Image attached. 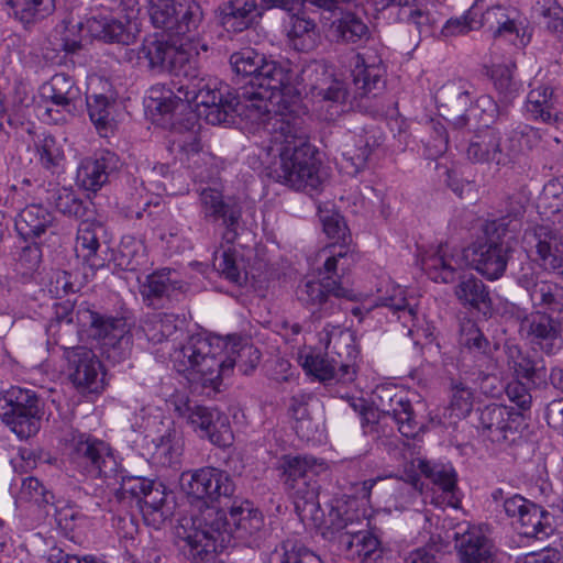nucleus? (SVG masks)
I'll use <instances>...</instances> for the list:
<instances>
[{"mask_svg":"<svg viewBox=\"0 0 563 563\" xmlns=\"http://www.w3.org/2000/svg\"><path fill=\"white\" fill-rule=\"evenodd\" d=\"M230 65L238 76L247 79L245 85L249 87L233 92L220 81L222 100L219 107L223 110H227V106L232 108L228 113V123H233L234 117L257 123L273 115L274 111L290 106L287 98L298 93V75L288 60L268 59L253 48H244L230 56Z\"/></svg>","mask_w":563,"mask_h":563,"instance_id":"f257e3e1","label":"nucleus"},{"mask_svg":"<svg viewBox=\"0 0 563 563\" xmlns=\"http://www.w3.org/2000/svg\"><path fill=\"white\" fill-rule=\"evenodd\" d=\"M525 207L519 201L510 202L506 216L488 221L484 232L486 242L465 250L451 247L448 243L440 244L421 258V267L430 279L437 283H453L457 272L468 263L482 276L489 280L500 278L514 252V236L520 229V218Z\"/></svg>","mask_w":563,"mask_h":563,"instance_id":"f03ea898","label":"nucleus"},{"mask_svg":"<svg viewBox=\"0 0 563 563\" xmlns=\"http://www.w3.org/2000/svg\"><path fill=\"white\" fill-rule=\"evenodd\" d=\"M258 123L269 134L268 144L263 150L267 157L275 158L267 167L268 176L294 190L319 191L321 162L308 140L305 119L296 106H285Z\"/></svg>","mask_w":563,"mask_h":563,"instance_id":"7ed1b4c3","label":"nucleus"},{"mask_svg":"<svg viewBox=\"0 0 563 563\" xmlns=\"http://www.w3.org/2000/svg\"><path fill=\"white\" fill-rule=\"evenodd\" d=\"M76 323L51 322L47 328L48 344H55L64 351V357L68 351L74 350L80 331L96 340L102 355L113 362L120 363L131 352L132 335L126 321L122 317H113L102 313L93 303L81 301L76 308Z\"/></svg>","mask_w":563,"mask_h":563,"instance_id":"20e7f679","label":"nucleus"},{"mask_svg":"<svg viewBox=\"0 0 563 563\" xmlns=\"http://www.w3.org/2000/svg\"><path fill=\"white\" fill-rule=\"evenodd\" d=\"M355 257L344 246L334 247L319 268V280H307L297 287V298L302 306L311 310L313 320L338 313L341 309L339 299L352 298V290L343 285L344 274L354 264Z\"/></svg>","mask_w":563,"mask_h":563,"instance_id":"39448f33","label":"nucleus"},{"mask_svg":"<svg viewBox=\"0 0 563 563\" xmlns=\"http://www.w3.org/2000/svg\"><path fill=\"white\" fill-rule=\"evenodd\" d=\"M385 75L386 69L380 59L374 58L369 62L358 54L351 73V82L332 79L329 86L312 85V89L317 90L316 95L323 100L338 104L350 103L351 108L367 112L372 107L367 101L376 98L385 89Z\"/></svg>","mask_w":563,"mask_h":563,"instance_id":"423d86ee","label":"nucleus"},{"mask_svg":"<svg viewBox=\"0 0 563 563\" xmlns=\"http://www.w3.org/2000/svg\"><path fill=\"white\" fill-rule=\"evenodd\" d=\"M223 346L220 338H209L202 333L190 335L174 351L172 361L178 373L188 374L205 387L217 388L221 383Z\"/></svg>","mask_w":563,"mask_h":563,"instance_id":"0eeeda50","label":"nucleus"},{"mask_svg":"<svg viewBox=\"0 0 563 563\" xmlns=\"http://www.w3.org/2000/svg\"><path fill=\"white\" fill-rule=\"evenodd\" d=\"M163 62L164 73L180 79L179 91L185 92L186 97L195 98L200 93L201 97L209 98L208 93L216 89V85H220L218 78L202 70L197 45L170 41Z\"/></svg>","mask_w":563,"mask_h":563,"instance_id":"6e6552de","label":"nucleus"},{"mask_svg":"<svg viewBox=\"0 0 563 563\" xmlns=\"http://www.w3.org/2000/svg\"><path fill=\"white\" fill-rule=\"evenodd\" d=\"M338 357L330 356L329 352L309 353L301 356V366L309 376H313L325 385L350 384L356 377V358L358 351L354 345L351 333L338 329V340L333 349H336Z\"/></svg>","mask_w":563,"mask_h":563,"instance_id":"1a4fd4ad","label":"nucleus"},{"mask_svg":"<svg viewBox=\"0 0 563 563\" xmlns=\"http://www.w3.org/2000/svg\"><path fill=\"white\" fill-rule=\"evenodd\" d=\"M211 511L216 512L223 521V525L219 527L206 526L201 527L202 532H208L209 539H216L214 534L227 532L229 534V543L232 539L240 540L245 543H251V540L255 538L264 527V516L262 511L254 506L250 500H234L230 506L228 516L214 507H208L200 514L190 518H184L180 521L178 528H194L196 521L207 517V514Z\"/></svg>","mask_w":563,"mask_h":563,"instance_id":"9d476101","label":"nucleus"},{"mask_svg":"<svg viewBox=\"0 0 563 563\" xmlns=\"http://www.w3.org/2000/svg\"><path fill=\"white\" fill-rule=\"evenodd\" d=\"M276 470L285 490L295 499L313 504L319 494L317 477L327 471L323 460L312 455L284 454L278 459Z\"/></svg>","mask_w":563,"mask_h":563,"instance_id":"9b49d317","label":"nucleus"},{"mask_svg":"<svg viewBox=\"0 0 563 563\" xmlns=\"http://www.w3.org/2000/svg\"><path fill=\"white\" fill-rule=\"evenodd\" d=\"M41 417L42 400L34 390L12 386L0 393V418L19 438L34 435Z\"/></svg>","mask_w":563,"mask_h":563,"instance_id":"f8f14e48","label":"nucleus"},{"mask_svg":"<svg viewBox=\"0 0 563 563\" xmlns=\"http://www.w3.org/2000/svg\"><path fill=\"white\" fill-rule=\"evenodd\" d=\"M71 465L82 474L97 477H113L118 462L109 443L88 433H73L68 443Z\"/></svg>","mask_w":563,"mask_h":563,"instance_id":"ddd939ff","label":"nucleus"},{"mask_svg":"<svg viewBox=\"0 0 563 563\" xmlns=\"http://www.w3.org/2000/svg\"><path fill=\"white\" fill-rule=\"evenodd\" d=\"M173 405L177 416L198 432L199 437L207 438L219 448L231 445L233 433L228 417L218 409L198 405L186 396L176 397Z\"/></svg>","mask_w":563,"mask_h":563,"instance_id":"4468645a","label":"nucleus"},{"mask_svg":"<svg viewBox=\"0 0 563 563\" xmlns=\"http://www.w3.org/2000/svg\"><path fill=\"white\" fill-rule=\"evenodd\" d=\"M178 81L173 82V89H168L162 97L155 98V109L161 114H174L177 110L185 111L190 109L192 104L197 108V115L203 117L210 124L217 125L228 123V113L232 111L230 106H227V110L219 107V102L222 100L220 85H216V89L209 95V98L197 95L195 98L186 97L185 92L179 91Z\"/></svg>","mask_w":563,"mask_h":563,"instance_id":"2eb2a0df","label":"nucleus"},{"mask_svg":"<svg viewBox=\"0 0 563 563\" xmlns=\"http://www.w3.org/2000/svg\"><path fill=\"white\" fill-rule=\"evenodd\" d=\"M360 117H351L352 123L341 145V169L356 176L367 167L368 158L379 145L378 129L375 124H361Z\"/></svg>","mask_w":563,"mask_h":563,"instance_id":"dca6fc26","label":"nucleus"},{"mask_svg":"<svg viewBox=\"0 0 563 563\" xmlns=\"http://www.w3.org/2000/svg\"><path fill=\"white\" fill-rule=\"evenodd\" d=\"M457 148L464 150L467 158L473 163H494L507 166L516 162V148L512 140H505L488 123L484 129L475 131L468 139L465 148L459 141L457 134L453 136Z\"/></svg>","mask_w":563,"mask_h":563,"instance_id":"f3484780","label":"nucleus"},{"mask_svg":"<svg viewBox=\"0 0 563 563\" xmlns=\"http://www.w3.org/2000/svg\"><path fill=\"white\" fill-rule=\"evenodd\" d=\"M181 486L189 497L203 501L206 508L221 497H232L235 492L230 474L211 466L183 473Z\"/></svg>","mask_w":563,"mask_h":563,"instance_id":"a211bd4d","label":"nucleus"},{"mask_svg":"<svg viewBox=\"0 0 563 563\" xmlns=\"http://www.w3.org/2000/svg\"><path fill=\"white\" fill-rule=\"evenodd\" d=\"M474 99L473 85L463 78L446 81L435 92V100L442 110L441 115L456 131L468 125V112L473 110Z\"/></svg>","mask_w":563,"mask_h":563,"instance_id":"6ab92c4d","label":"nucleus"},{"mask_svg":"<svg viewBox=\"0 0 563 563\" xmlns=\"http://www.w3.org/2000/svg\"><path fill=\"white\" fill-rule=\"evenodd\" d=\"M199 200L203 220L223 227V239L233 243L242 218L241 206L231 198L225 199L221 191L213 188L202 189Z\"/></svg>","mask_w":563,"mask_h":563,"instance_id":"aec40b11","label":"nucleus"},{"mask_svg":"<svg viewBox=\"0 0 563 563\" xmlns=\"http://www.w3.org/2000/svg\"><path fill=\"white\" fill-rule=\"evenodd\" d=\"M68 377L81 393H99L103 388L102 364L91 349L78 346L66 354Z\"/></svg>","mask_w":563,"mask_h":563,"instance_id":"412c9836","label":"nucleus"},{"mask_svg":"<svg viewBox=\"0 0 563 563\" xmlns=\"http://www.w3.org/2000/svg\"><path fill=\"white\" fill-rule=\"evenodd\" d=\"M515 68V64H497L490 67L488 74L498 93L501 106L495 102L490 97H481L476 100L477 108H481L483 111H490V117L496 115L498 120L508 117V107L523 90L522 84L514 78Z\"/></svg>","mask_w":563,"mask_h":563,"instance_id":"4be33fe9","label":"nucleus"},{"mask_svg":"<svg viewBox=\"0 0 563 563\" xmlns=\"http://www.w3.org/2000/svg\"><path fill=\"white\" fill-rule=\"evenodd\" d=\"M521 332H526V339L541 352L553 355L563 346V321L548 312L534 311L525 319Z\"/></svg>","mask_w":563,"mask_h":563,"instance_id":"5701e85b","label":"nucleus"},{"mask_svg":"<svg viewBox=\"0 0 563 563\" xmlns=\"http://www.w3.org/2000/svg\"><path fill=\"white\" fill-rule=\"evenodd\" d=\"M454 540L461 563H499L498 551L482 527L459 525Z\"/></svg>","mask_w":563,"mask_h":563,"instance_id":"b1692460","label":"nucleus"},{"mask_svg":"<svg viewBox=\"0 0 563 563\" xmlns=\"http://www.w3.org/2000/svg\"><path fill=\"white\" fill-rule=\"evenodd\" d=\"M517 424L518 415L505 406L492 404L479 412L482 433L493 443L503 444L515 441Z\"/></svg>","mask_w":563,"mask_h":563,"instance_id":"393cba45","label":"nucleus"},{"mask_svg":"<svg viewBox=\"0 0 563 563\" xmlns=\"http://www.w3.org/2000/svg\"><path fill=\"white\" fill-rule=\"evenodd\" d=\"M529 243L533 244L543 266L563 275V236L549 224L533 227L528 233Z\"/></svg>","mask_w":563,"mask_h":563,"instance_id":"a878e982","label":"nucleus"},{"mask_svg":"<svg viewBox=\"0 0 563 563\" xmlns=\"http://www.w3.org/2000/svg\"><path fill=\"white\" fill-rule=\"evenodd\" d=\"M119 157L110 151H102L81 161L77 169V183L88 191H98L119 168Z\"/></svg>","mask_w":563,"mask_h":563,"instance_id":"bb28decb","label":"nucleus"},{"mask_svg":"<svg viewBox=\"0 0 563 563\" xmlns=\"http://www.w3.org/2000/svg\"><path fill=\"white\" fill-rule=\"evenodd\" d=\"M380 410L390 416L406 438H415L422 431L423 422L417 420L412 404L400 393L391 395V389L383 388L378 395Z\"/></svg>","mask_w":563,"mask_h":563,"instance_id":"cd10ccee","label":"nucleus"},{"mask_svg":"<svg viewBox=\"0 0 563 563\" xmlns=\"http://www.w3.org/2000/svg\"><path fill=\"white\" fill-rule=\"evenodd\" d=\"M199 128L197 115L192 112L184 120L172 123L167 148L181 163L200 152Z\"/></svg>","mask_w":563,"mask_h":563,"instance_id":"c85d7f7f","label":"nucleus"},{"mask_svg":"<svg viewBox=\"0 0 563 563\" xmlns=\"http://www.w3.org/2000/svg\"><path fill=\"white\" fill-rule=\"evenodd\" d=\"M203 12L201 5L195 0H181L177 8V14L173 16V24H168L165 32L170 36L181 37V41L199 47V27L201 26ZM200 48L207 51L208 46L201 44Z\"/></svg>","mask_w":563,"mask_h":563,"instance_id":"c756f323","label":"nucleus"},{"mask_svg":"<svg viewBox=\"0 0 563 563\" xmlns=\"http://www.w3.org/2000/svg\"><path fill=\"white\" fill-rule=\"evenodd\" d=\"M266 10L255 0H229L219 5L217 12L221 25L233 33H241L251 27Z\"/></svg>","mask_w":563,"mask_h":563,"instance_id":"7c9ffc66","label":"nucleus"},{"mask_svg":"<svg viewBox=\"0 0 563 563\" xmlns=\"http://www.w3.org/2000/svg\"><path fill=\"white\" fill-rule=\"evenodd\" d=\"M90 35L106 43L130 45L135 42L139 30L130 20L113 16L93 15L87 20Z\"/></svg>","mask_w":563,"mask_h":563,"instance_id":"2f4dec72","label":"nucleus"},{"mask_svg":"<svg viewBox=\"0 0 563 563\" xmlns=\"http://www.w3.org/2000/svg\"><path fill=\"white\" fill-rule=\"evenodd\" d=\"M222 360L225 362L221 365V379L229 376L234 366L243 375H250L260 363V351L241 338L229 336L227 341L222 340Z\"/></svg>","mask_w":563,"mask_h":563,"instance_id":"473e14b6","label":"nucleus"},{"mask_svg":"<svg viewBox=\"0 0 563 563\" xmlns=\"http://www.w3.org/2000/svg\"><path fill=\"white\" fill-rule=\"evenodd\" d=\"M140 508L147 526L159 529L174 514L175 501L162 483L152 481L140 500Z\"/></svg>","mask_w":563,"mask_h":563,"instance_id":"72a5a7b5","label":"nucleus"},{"mask_svg":"<svg viewBox=\"0 0 563 563\" xmlns=\"http://www.w3.org/2000/svg\"><path fill=\"white\" fill-rule=\"evenodd\" d=\"M40 93L45 102H51L57 108L66 110L69 117L77 112V103L80 101V89L75 80L66 74H56L49 81L42 85Z\"/></svg>","mask_w":563,"mask_h":563,"instance_id":"f704fd0d","label":"nucleus"},{"mask_svg":"<svg viewBox=\"0 0 563 563\" xmlns=\"http://www.w3.org/2000/svg\"><path fill=\"white\" fill-rule=\"evenodd\" d=\"M187 289V284L177 278L175 271L164 268L150 274L143 285L142 295L152 305H159L164 299L179 300Z\"/></svg>","mask_w":563,"mask_h":563,"instance_id":"c9c22d12","label":"nucleus"},{"mask_svg":"<svg viewBox=\"0 0 563 563\" xmlns=\"http://www.w3.org/2000/svg\"><path fill=\"white\" fill-rule=\"evenodd\" d=\"M104 227L99 222L81 221L76 236V253L79 258L96 272L104 266V257L99 254L100 239L104 234Z\"/></svg>","mask_w":563,"mask_h":563,"instance_id":"e433bc0d","label":"nucleus"},{"mask_svg":"<svg viewBox=\"0 0 563 563\" xmlns=\"http://www.w3.org/2000/svg\"><path fill=\"white\" fill-rule=\"evenodd\" d=\"M55 217L41 203H31L15 218V230L24 240L42 236L55 228Z\"/></svg>","mask_w":563,"mask_h":563,"instance_id":"4c0bfd02","label":"nucleus"},{"mask_svg":"<svg viewBox=\"0 0 563 563\" xmlns=\"http://www.w3.org/2000/svg\"><path fill=\"white\" fill-rule=\"evenodd\" d=\"M459 302L468 309L486 314L492 309L488 287L474 275L462 276L454 289Z\"/></svg>","mask_w":563,"mask_h":563,"instance_id":"58836bf2","label":"nucleus"},{"mask_svg":"<svg viewBox=\"0 0 563 563\" xmlns=\"http://www.w3.org/2000/svg\"><path fill=\"white\" fill-rule=\"evenodd\" d=\"M461 344L476 360L481 373L494 367L493 355L498 346L492 343L475 323H467L462 328Z\"/></svg>","mask_w":563,"mask_h":563,"instance_id":"ea45409f","label":"nucleus"},{"mask_svg":"<svg viewBox=\"0 0 563 563\" xmlns=\"http://www.w3.org/2000/svg\"><path fill=\"white\" fill-rule=\"evenodd\" d=\"M391 7L398 8V19L413 24L420 35L432 34V19L430 13L416 4V0H374L376 11H384Z\"/></svg>","mask_w":563,"mask_h":563,"instance_id":"a19ab883","label":"nucleus"},{"mask_svg":"<svg viewBox=\"0 0 563 563\" xmlns=\"http://www.w3.org/2000/svg\"><path fill=\"white\" fill-rule=\"evenodd\" d=\"M554 91L549 86H539L531 89L527 96L525 113L528 120L555 124L559 113L554 107Z\"/></svg>","mask_w":563,"mask_h":563,"instance_id":"79ce46f5","label":"nucleus"},{"mask_svg":"<svg viewBox=\"0 0 563 563\" xmlns=\"http://www.w3.org/2000/svg\"><path fill=\"white\" fill-rule=\"evenodd\" d=\"M374 307L388 308L394 314L398 316V319L408 316L412 320L417 313L416 306L407 300L405 289L389 279L379 283Z\"/></svg>","mask_w":563,"mask_h":563,"instance_id":"37998d69","label":"nucleus"},{"mask_svg":"<svg viewBox=\"0 0 563 563\" xmlns=\"http://www.w3.org/2000/svg\"><path fill=\"white\" fill-rule=\"evenodd\" d=\"M380 542L371 531H350L340 536L339 551L351 559L367 560L380 552Z\"/></svg>","mask_w":563,"mask_h":563,"instance_id":"c03bdc74","label":"nucleus"},{"mask_svg":"<svg viewBox=\"0 0 563 563\" xmlns=\"http://www.w3.org/2000/svg\"><path fill=\"white\" fill-rule=\"evenodd\" d=\"M418 470L442 490L448 499V505L453 507L456 506V474L451 465L435 464L427 460H418Z\"/></svg>","mask_w":563,"mask_h":563,"instance_id":"a18cd8bd","label":"nucleus"},{"mask_svg":"<svg viewBox=\"0 0 563 563\" xmlns=\"http://www.w3.org/2000/svg\"><path fill=\"white\" fill-rule=\"evenodd\" d=\"M518 526L519 533L527 538L543 539L553 533V516L541 506L533 504Z\"/></svg>","mask_w":563,"mask_h":563,"instance_id":"49530a36","label":"nucleus"},{"mask_svg":"<svg viewBox=\"0 0 563 563\" xmlns=\"http://www.w3.org/2000/svg\"><path fill=\"white\" fill-rule=\"evenodd\" d=\"M117 102L104 95L87 97L88 114L100 134L106 135L114 126Z\"/></svg>","mask_w":563,"mask_h":563,"instance_id":"de8ad7c7","label":"nucleus"},{"mask_svg":"<svg viewBox=\"0 0 563 563\" xmlns=\"http://www.w3.org/2000/svg\"><path fill=\"white\" fill-rule=\"evenodd\" d=\"M479 20L482 21V26H488L495 38L505 37L515 43V38L519 35L515 20L500 5L489 8L484 13L479 12Z\"/></svg>","mask_w":563,"mask_h":563,"instance_id":"09e8293b","label":"nucleus"},{"mask_svg":"<svg viewBox=\"0 0 563 563\" xmlns=\"http://www.w3.org/2000/svg\"><path fill=\"white\" fill-rule=\"evenodd\" d=\"M288 14L290 16L288 37L292 42L294 47L302 52H308L313 48L317 35L316 22L307 18L305 13L299 14L294 11Z\"/></svg>","mask_w":563,"mask_h":563,"instance_id":"8fccbe9b","label":"nucleus"},{"mask_svg":"<svg viewBox=\"0 0 563 563\" xmlns=\"http://www.w3.org/2000/svg\"><path fill=\"white\" fill-rule=\"evenodd\" d=\"M46 200L57 211L70 218L84 219L90 212L89 205L67 188L53 189Z\"/></svg>","mask_w":563,"mask_h":563,"instance_id":"3c124183","label":"nucleus"},{"mask_svg":"<svg viewBox=\"0 0 563 563\" xmlns=\"http://www.w3.org/2000/svg\"><path fill=\"white\" fill-rule=\"evenodd\" d=\"M178 318L172 313H156L144 320L142 331L148 342L162 343L179 331Z\"/></svg>","mask_w":563,"mask_h":563,"instance_id":"603ef678","label":"nucleus"},{"mask_svg":"<svg viewBox=\"0 0 563 563\" xmlns=\"http://www.w3.org/2000/svg\"><path fill=\"white\" fill-rule=\"evenodd\" d=\"M355 7L356 2L353 0L347 8L336 10L341 15L336 21V30L342 41L346 43H356L367 38L369 34L367 25L352 11Z\"/></svg>","mask_w":563,"mask_h":563,"instance_id":"864d4df0","label":"nucleus"},{"mask_svg":"<svg viewBox=\"0 0 563 563\" xmlns=\"http://www.w3.org/2000/svg\"><path fill=\"white\" fill-rule=\"evenodd\" d=\"M534 308H541L551 316L556 313L555 318H561L563 321V287L556 283L545 280L537 291L531 300Z\"/></svg>","mask_w":563,"mask_h":563,"instance_id":"5fc2aeb1","label":"nucleus"},{"mask_svg":"<svg viewBox=\"0 0 563 563\" xmlns=\"http://www.w3.org/2000/svg\"><path fill=\"white\" fill-rule=\"evenodd\" d=\"M534 308H541L551 316L556 313L555 318H561L563 321V287L556 283L545 280L537 291L531 300Z\"/></svg>","mask_w":563,"mask_h":563,"instance_id":"6e6d98bb","label":"nucleus"},{"mask_svg":"<svg viewBox=\"0 0 563 563\" xmlns=\"http://www.w3.org/2000/svg\"><path fill=\"white\" fill-rule=\"evenodd\" d=\"M318 217L327 236L329 239L336 240L338 242H342L341 245H331L328 250L329 255L334 247L338 250L341 246L349 249V251L353 254L350 246L346 245V241L350 239V234L344 218L339 212L322 207L318 208Z\"/></svg>","mask_w":563,"mask_h":563,"instance_id":"4d7b16f0","label":"nucleus"},{"mask_svg":"<svg viewBox=\"0 0 563 563\" xmlns=\"http://www.w3.org/2000/svg\"><path fill=\"white\" fill-rule=\"evenodd\" d=\"M265 9H279L286 13L298 11L308 3L323 11L335 12L347 8L353 0H261Z\"/></svg>","mask_w":563,"mask_h":563,"instance_id":"13d9d810","label":"nucleus"},{"mask_svg":"<svg viewBox=\"0 0 563 563\" xmlns=\"http://www.w3.org/2000/svg\"><path fill=\"white\" fill-rule=\"evenodd\" d=\"M532 13L537 23L550 33L563 32V8L555 0L537 2Z\"/></svg>","mask_w":563,"mask_h":563,"instance_id":"bf43d9fd","label":"nucleus"},{"mask_svg":"<svg viewBox=\"0 0 563 563\" xmlns=\"http://www.w3.org/2000/svg\"><path fill=\"white\" fill-rule=\"evenodd\" d=\"M429 136L422 140L424 156L429 159H437L449 148L450 136L446 128L437 120L428 122Z\"/></svg>","mask_w":563,"mask_h":563,"instance_id":"052dcab7","label":"nucleus"},{"mask_svg":"<svg viewBox=\"0 0 563 563\" xmlns=\"http://www.w3.org/2000/svg\"><path fill=\"white\" fill-rule=\"evenodd\" d=\"M213 267L221 276L233 284L242 285L246 280V275L242 274L238 263V254L231 249L214 253Z\"/></svg>","mask_w":563,"mask_h":563,"instance_id":"680f3d73","label":"nucleus"},{"mask_svg":"<svg viewBox=\"0 0 563 563\" xmlns=\"http://www.w3.org/2000/svg\"><path fill=\"white\" fill-rule=\"evenodd\" d=\"M169 42L170 40H166L164 36L145 38L139 49V57L147 60L151 70L164 73V54Z\"/></svg>","mask_w":563,"mask_h":563,"instance_id":"e2e57ef3","label":"nucleus"},{"mask_svg":"<svg viewBox=\"0 0 563 563\" xmlns=\"http://www.w3.org/2000/svg\"><path fill=\"white\" fill-rule=\"evenodd\" d=\"M474 394L472 388L462 382L452 380L451 399L449 405L450 416L455 418H465L472 411Z\"/></svg>","mask_w":563,"mask_h":563,"instance_id":"0e129e2a","label":"nucleus"},{"mask_svg":"<svg viewBox=\"0 0 563 563\" xmlns=\"http://www.w3.org/2000/svg\"><path fill=\"white\" fill-rule=\"evenodd\" d=\"M54 494L46 489V487L36 477H25L22 479L21 488L18 494V501L34 503L37 506H45L53 504Z\"/></svg>","mask_w":563,"mask_h":563,"instance_id":"69168bd1","label":"nucleus"},{"mask_svg":"<svg viewBox=\"0 0 563 563\" xmlns=\"http://www.w3.org/2000/svg\"><path fill=\"white\" fill-rule=\"evenodd\" d=\"M147 13L154 27L165 32L168 24H173V16L177 14L179 1L177 0H146Z\"/></svg>","mask_w":563,"mask_h":563,"instance_id":"338daca9","label":"nucleus"},{"mask_svg":"<svg viewBox=\"0 0 563 563\" xmlns=\"http://www.w3.org/2000/svg\"><path fill=\"white\" fill-rule=\"evenodd\" d=\"M283 551L279 563H323L313 551L295 540H286L282 543Z\"/></svg>","mask_w":563,"mask_h":563,"instance_id":"774afa93","label":"nucleus"}]
</instances>
